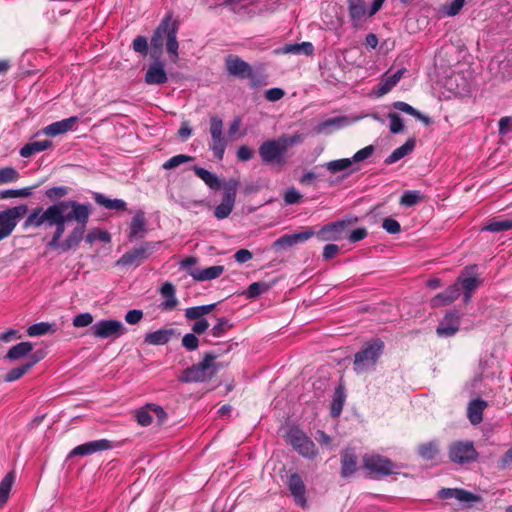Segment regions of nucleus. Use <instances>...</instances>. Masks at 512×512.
I'll return each mask as SVG.
<instances>
[{
    "mask_svg": "<svg viewBox=\"0 0 512 512\" xmlns=\"http://www.w3.org/2000/svg\"><path fill=\"white\" fill-rule=\"evenodd\" d=\"M91 214V204L74 200L60 201L47 208L32 210L23 223V228L55 226V231L47 246L67 252L76 249L83 240Z\"/></svg>",
    "mask_w": 512,
    "mask_h": 512,
    "instance_id": "1",
    "label": "nucleus"
},
{
    "mask_svg": "<svg viewBox=\"0 0 512 512\" xmlns=\"http://www.w3.org/2000/svg\"><path fill=\"white\" fill-rule=\"evenodd\" d=\"M177 25L170 17L164 18L159 26L155 29L151 37L152 49L160 54L166 42V50L175 62L178 58L179 44L177 41Z\"/></svg>",
    "mask_w": 512,
    "mask_h": 512,
    "instance_id": "2",
    "label": "nucleus"
},
{
    "mask_svg": "<svg viewBox=\"0 0 512 512\" xmlns=\"http://www.w3.org/2000/svg\"><path fill=\"white\" fill-rule=\"evenodd\" d=\"M384 343L380 339H375L366 343L361 350L354 356L353 369L357 374L372 371L382 355Z\"/></svg>",
    "mask_w": 512,
    "mask_h": 512,
    "instance_id": "3",
    "label": "nucleus"
},
{
    "mask_svg": "<svg viewBox=\"0 0 512 512\" xmlns=\"http://www.w3.org/2000/svg\"><path fill=\"white\" fill-rule=\"evenodd\" d=\"M215 356L206 354L201 362L185 369L179 377L183 383L204 382L216 374Z\"/></svg>",
    "mask_w": 512,
    "mask_h": 512,
    "instance_id": "4",
    "label": "nucleus"
},
{
    "mask_svg": "<svg viewBox=\"0 0 512 512\" xmlns=\"http://www.w3.org/2000/svg\"><path fill=\"white\" fill-rule=\"evenodd\" d=\"M258 153L262 162L266 165H283L286 163L287 150L279 137L264 141L259 146Z\"/></svg>",
    "mask_w": 512,
    "mask_h": 512,
    "instance_id": "5",
    "label": "nucleus"
},
{
    "mask_svg": "<svg viewBox=\"0 0 512 512\" xmlns=\"http://www.w3.org/2000/svg\"><path fill=\"white\" fill-rule=\"evenodd\" d=\"M363 464L370 473L382 477L399 474L400 469L403 468L402 464H396L389 458L377 454L366 455L363 458Z\"/></svg>",
    "mask_w": 512,
    "mask_h": 512,
    "instance_id": "6",
    "label": "nucleus"
},
{
    "mask_svg": "<svg viewBox=\"0 0 512 512\" xmlns=\"http://www.w3.org/2000/svg\"><path fill=\"white\" fill-rule=\"evenodd\" d=\"M448 457L454 464L465 465L474 462L478 457V452L472 441L459 440L449 445Z\"/></svg>",
    "mask_w": 512,
    "mask_h": 512,
    "instance_id": "7",
    "label": "nucleus"
},
{
    "mask_svg": "<svg viewBox=\"0 0 512 512\" xmlns=\"http://www.w3.org/2000/svg\"><path fill=\"white\" fill-rule=\"evenodd\" d=\"M209 132L211 135L209 149L218 161H222L228 145V139L223 134V120L220 117H210Z\"/></svg>",
    "mask_w": 512,
    "mask_h": 512,
    "instance_id": "8",
    "label": "nucleus"
},
{
    "mask_svg": "<svg viewBox=\"0 0 512 512\" xmlns=\"http://www.w3.org/2000/svg\"><path fill=\"white\" fill-rule=\"evenodd\" d=\"M287 440L305 458L313 459L318 454L315 443L298 427L289 429Z\"/></svg>",
    "mask_w": 512,
    "mask_h": 512,
    "instance_id": "9",
    "label": "nucleus"
},
{
    "mask_svg": "<svg viewBox=\"0 0 512 512\" xmlns=\"http://www.w3.org/2000/svg\"><path fill=\"white\" fill-rule=\"evenodd\" d=\"M28 207L25 204L7 208L0 212V241L9 237L19 220L27 213Z\"/></svg>",
    "mask_w": 512,
    "mask_h": 512,
    "instance_id": "10",
    "label": "nucleus"
},
{
    "mask_svg": "<svg viewBox=\"0 0 512 512\" xmlns=\"http://www.w3.org/2000/svg\"><path fill=\"white\" fill-rule=\"evenodd\" d=\"M225 67L229 75L239 79H250L252 86H257L259 81L256 74L249 63L241 59L239 56L229 54L225 58Z\"/></svg>",
    "mask_w": 512,
    "mask_h": 512,
    "instance_id": "11",
    "label": "nucleus"
},
{
    "mask_svg": "<svg viewBox=\"0 0 512 512\" xmlns=\"http://www.w3.org/2000/svg\"><path fill=\"white\" fill-rule=\"evenodd\" d=\"M238 186L239 182L235 179H230L224 183L222 202L214 209V216L217 219H225L231 214L235 205Z\"/></svg>",
    "mask_w": 512,
    "mask_h": 512,
    "instance_id": "12",
    "label": "nucleus"
},
{
    "mask_svg": "<svg viewBox=\"0 0 512 512\" xmlns=\"http://www.w3.org/2000/svg\"><path fill=\"white\" fill-rule=\"evenodd\" d=\"M91 331L92 335L98 339H116L125 333L126 328L119 320L103 319L94 323L91 327Z\"/></svg>",
    "mask_w": 512,
    "mask_h": 512,
    "instance_id": "13",
    "label": "nucleus"
},
{
    "mask_svg": "<svg viewBox=\"0 0 512 512\" xmlns=\"http://www.w3.org/2000/svg\"><path fill=\"white\" fill-rule=\"evenodd\" d=\"M159 244L160 242H144L140 246L125 252L116 262V265H139L154 252V250Z\"/></svg>",
    "mask_w": 512,
    "mask_h": 512,
    "instance_id": "14",
    "label": "nucleus"
},
{
    "mask_svg": "<svg viewBox=\"0 0 512 512\" xmlns=\"http://www.w3.org/2000/svg\"><path fill=\"white\" fill-rule=\"evenodd\" d=\"M112 448V442L107 439L89 441L73 448L68 454V458H73L75 456H88L96 452L105 451Z\"/></svg>",
    "mask_w": 512,
    "mask_h": 512,
    "instance_id": "15",
    "label": "nucleus"
},
{
    "mask_svg": "<svg viewBox=\"0 0 512 512\" xmlns=\"http://www.w3.org/2000/svg\"><path fill=\"white\" fill-rule=\"evenodd\" d=\"M147 233V219L143 210H136L128 228L129 241L143 238Z\"/></svg>",
    "mask_w": 512,
    "mask_h": 512,
    "instance_id": "16",
    "label": "nucleus"
},
{
    "mask_svg": "<svg viewBox=\"0 0 512 512\" xmlns=\"http://www.w3.org/2000/svg\"><path fill=\"white\" fill-rule=\"evenodd\" d=\"M153 414L157 417L158 422L162 423L166 419V412L161 406L155 404H147L139 409L136 418L141 426H149L153 422Z\"/></svg>",
    "mask_w": 512,
    "mask_h": 512,
    "instance_id": "17",
    "label": "nucleus"
},
{
    "mask_svg": "<svg viewBox=\"0 0 512 512\" xmlns=\"http://www.w3.org/2000/svg\"><path fill=\"white\" fill-rule=\"evenodd\" d=\"M460 326V314L457 311H450L446 313L443 320L439 323L436 333L439 337L454 336Z\"/></svg>",
    "mask_w": 512,
    "mask_h": 512,
    "instance_id": "18",
    "label": "nucleus"
},
{
    "mask_svg": "<svg viewBox=\"0 0 512 512\" xmlns=\"http://www.w3.org/2000/svg\"><path fill=\"white\" fill-rule=\"evenodd\" d=\"M287 485L289 491L298 506L306 507V486L301 476L297 473H293L288 477Z\"/></svg>",
    "mask_w": 512,
    "mask_h": 512,
    "instance_id": "19",
    "label": "nucleus"
},
{
    "mask_svg": "<svg viewBox=\"0 0 512 512\" xmlns=\"http://www.w3.org/2000/svg\"><path fill=\"white\" fill-rule=\"evenodd\" d=\"M346 222L343 220L336 221L324 225L319 231H315V235L320 241L339 240L340 233L344 229Z\"/></svg>",
    "mask_w": 512,
    "mask_h": 512,
    "instance_id": "20",
    "label": "nucleus"
},
{
    "mask_svg": "<svg viewBox=\"0 0 512 512\" xmlns=\"http://www.w3.org/2000/svg\"><path fill=\"white\" fill-rule=\"evenodd\" d=\"M77 116H72L54 123L43 128L42 132L47 136H58L68 131L73 130L74 125L78 122Z\"/></svg>",
    "mask_w": 512,
    "mask_h": 512,
    "instance_id": "21",
    "label": "nucleus"
},
{
    "mask_svg": "<svg viewBox=\"0 0 512 512\" xmlns=\"http://www.w3.org/2000/svg\"><path fill=\"white\" fill-rule=\"evenodd\" d=\"M168 80L164 64L162 62L152 63L145 74V82L149 85H160Z\"/></svg>",
    "mask_w": 512,
    "mask_h": 512,
    "instance_id": "22",
    "label": "nucleus"
},
{
    "mask_svg": "<svg viewBox=\"0 0 512 512\" xmlns=\"http://www.w3.org/2000/svg\"><path fill=\"white\" fill-rule=\"evenodd\" d=\"M224 272V266L215 265L207 268H192L189 274L197 281H207L218 278Z\"/></svg>",
    "mask_w": 512,
    "mask_h": 512,
    "instance_id": "23",
    "label": "nucleus"
},
{
    "mask_svg": "<svg viewBox=\"0 0 512 512\" xmlns=\"http://www.w3.org/2000/svg\"><path fill=\"white\" fill-rule=\"evenodd\" d=\"M460 296L459 284H453L449 286L444 292L437 294L431 299V305L433 307H439L442 305H448L456 300Z\"/></svg>",
    "mask_w": 512,
    "mask_h": 512,
    "instance_id": "24",
    "label": "nucleus"
},
{
    "mask_svg": "<svg viewBox=\"0 0 512 512\" xmlns=\"http://www.w3.org/2000/svg\"><path fill=\"white\" fill-rule=\"evenodd\" d=\"M93 199L99 206L108 210H114L116 212H124L127 210V203L123 199H111L98 192L93 194Z\"/></svg>",
    "mask_w": 512,
    "mask_h": 512,
    "instance_id": "25",
    "label": "nucleus"
},
{
    "mask_svg": "<svg viewBox=\"0 0 512 512\" xmlns=\"http://www.w3.org/2000/svg\"><path fill=\"white\" fill-rule=\"evenodd\" d=\"M357 468V456L353 449H345L341 454V476L348 478Z\"/></svg>",
    "mask_w": 512,
    "mask_h": 512,
    "instance_id": "26",
    "label": "nucleus"
},
{
    "mask_svg": "<svg viewBox=\"0 0 512 512\" xmlns=\"http://www.w3.org/2000/svg\"><path fill=\"white\" fill-rule=\"evenodd\" d=\"M161 295L165 298V300L160 304V308L164 311H172L178 305V300L175 297V287L170 282H165L161 289Z\"/></svg>",
    "mask_w": 512,
    "mask_h": 512,
    "instance_id": "27",
    "label": "nucleus"
},
{
    "mask_svg": "<svg viewBox=\"0 0 512 512\" xmlns=\"http://www.w3.org/2000/svg\"><path fill=\"white\" fill-rule=\"evenodd\" d=\"M486 407L487 402L482 399H474L469 403L467 415L472 424L477 425L483 420V411Z\"/></svg>",
    "mask_w": 512,
    "mask_h": 512,
    "instance_id": "28",
    "label": "nucleus"
},
{
    "mask_svg": "<svg viewBox=\"0 0 512 512\" xmlns=\"http://www.w3.org/2000/svg\"><path fill=\"white\" fill-rule=\"evenodd\" d=\"M278 53L295 54L310 56L314 53V46L311 42H302L296 44H286L281 49L277 50Z\"/></svg>",
    "mask_w": 512,
    "mask_h": 512,
    "instance_id": "29",
    "label": "nucleus"
},
{
    "mask_svg": "<svg viewBox=\"0 0 512 512\" xmlns=\"http://www.w3.org/2000/svg\"><path fill=\"white\" fill-rule=\"evenodd\" d=\"M194 173L204 181V183L212 190H219L221 188V181L219 177L212 172L200 166H193Z\"/></svg>",
    "mask_w": 512,
    "mask_h": 512,
    "instance_id": "30",
    "label": "nucleus"
},
{
    "mask_svg": "<svg viewBox=\"0 0 512 512\" xmlns=\"http://www.w3.org/2000/svg\"><path fill=\"white\" fill-rule=\"evenodd\" d=\"M346 401V391L345 387L342 384H339L333 393L332 403H331V416L338 417L344 407Z\"/></svg>",
    "mask_w": 512,
    "mask_h": 512,
    "instance_id": "31",
    "label": "nucleus"
},
{
    "mask_svg": "<svg viewBox=\"0 0 512 512\" xmlns=\"http://www.w3.org/2000/svg\"><path fill=\"white\" fill-rule=\"evenodd\" d=\"M50 147H52V142L50 140L29 142L20 149V155L24 158H29L36 153L49 149Z\"/></svg>",
    "mask_w": 512,
    "mask_h": 512,
    "instance_id": "32",
    "label": "nucleus"
},
{
    "mask_svg": "<svg viewBox=\"0 0 512 512\" xmlns=\"http://www.w3.org/2000/svg\"><path fill=\"white\" fill-rule=\"evenodd\" d=\"M173 335L172 329H159L145 335V342L150 345H165Z\"/></svg>",
    "mask_w": 512,
    "mask_h": 512,
    "instance_id": "33",
    "label": "nucleus"
},
{
    "mask_svg": "<svg viewBox=\"0 0 512 512\" xmlns=\"http://www.w3.org/2000/svg\"><path fill=\"white\" fill-rule=\"evenodd\" d=\"M415 147V140L413 138L408 139L403 145L396 148L386 159V164H393L406 155H408Z\"/></svg>",
    "mask_w": 512,
    "mask_h": 512,
    "instance_id": "34",
    "label": "nucleus"
},
{
    "mask_svg": "<svg viewBox=\"0 0 512 512\" xmlns=\"http://www.w3.org/2000/svg\"><path fill=\"white\" fill-rule=\"evenodd\" d=\"M39 361V358L32 356L31 360L27 363L22 364L19 367L11 369L6 375H5V381L7 382H13L18 379H20L23 375H25L37 362Z\"/></svg>",
    "mask_w": 512,
    "mask_h": 512,
    "instance_id": "35",
    "label": "nucleus"
},
{
    "mask_svg": "<svg viewBox=\"0 0 512 512\" xmlns=\"http://www.w3.org/2000/svg\"><path fill=\"white\" fill-rule=\"evenodd\" d=\"M32 350L33 345L31 342H21L9 349L5 356V359L12 361L19 360L27 356Z\"/></svg>",
    "mask_w": 512,
    "mask_h": 512,
    "instance_id": "36",
    "label": "nucleus"
},
{
    "mask_svg": "<svg viewBox=\"0 0 512 512\" xmlns=\"http://www.w3.org/2000/svg\"><path fill=\"white\" fill-rule=\"evenodd\" d=\"M15 481V473L13 471L7 473L0 482V507L8 501L13 483Z\"/></svg>",
    "mask_w": 512,
    "mask_h": 512,
    "instance_id": "37",
    "label": "nucleus"
},
{
    "mask_svg": "<svg viewBox=\"0 0 512 512\" xmlns=\"http://www.w3.org/2000/svg\"><path fill=\"white\" fill-rule=\"evenodd\" d=\"M216 306H217V303L189 307V308H187L185 310V317L188 320H199V319H202V317L204 315H207L210 312H212L216 308Z\"/></svg>",
    "mask_w": 512,
    "mask_h": 512,
    "instance_id": "38",
    "label": "nucleus"
},
{
    "mask_svg": "<svg viewBox=\"0 0 512 512\" xmlns=\"http://www.w3.org/2000/svg\"><path fill=\"white\" fill-rule=\"evenodd\" d=\"M393 107L401 112H404L406 114H409V115L417 118L418 120L423 122L425 125H429L431 122L430 118L428 116L422 114L421 112H419L418 110H416L414 107H412L411 105H409L406 102H403V101L394 102Z\"/></svg>",
    "mask_w": 512,
    "mask_h": 512,
    "instance_id": "39",
    "label": "nucleus"
},
{
    "mask_svg": "<svg viewBox=\"0 0 512 512\" xmlns=\"http://www.w3.org/2000/svg\"><path fill=\"white\" fill-rule=\"evenodd\" d=\"M406 69L402 68L397 70L392 75L385 78V80L380 84L378 89L379 95L387 94L396 84L400 81Z\"/></svg>",
    "mask_w": 512,
    "mask_h": 512,
    "instance_id": "40",
    "label": "nucleus"
},
{
    "mask_svg": "<svg viewBox=\"0 0 512 512\" xmlns=\"http://www.w3.org/2000/svg\"><path fill=\"white\" fill-rule=\"evenodd\" d=\"M272 285L273 284L267 283L264 281L253 282L252 284H250L248 286V288L244 292V295L248 299H255L258 296H260V295L266 293L268 290H270Z\"/></svg>",
    "mask_w": 512,
    "mask_h": 512,
    "instance_id": "41",
    "label": "nucleus"
},
{
    "mask_svg": "<svg viewBox=\"0 0 512 512\" xmlns=\"http://www.w3.org/2000/svg\"><path fill=\"white\" fill-rule=\"evenodd\" d=\"M347 124V118L344 116L329 118L320 122L316 127L317 133L328 132L330 128L338 129Z\"/></svg>",
    "mask_w": 512,
    "mask_h": 512,
    "instance_id": "42",
    "label": "nucleus"
},
{
    "mask_svg": "<svg viewBox=\"0 0 512 512\" xmlns=\"http://www.w3.org/2000/svg\"><path fill=\"white\" fill-rule=\"evenodd\" d=\"M512 228V220L509 219H492L482 230L492 233L507 231Z\"/></svg>",
    "mask_w": 512,
    "mask_h": 512,
    "instance_id": "43",
    "label": "nucleus"
},
{
    "mask_svg": "<svg viewBox=\"0 0 512 512\" xmlns=\"http://www.w3.org/2000/svg\"><path fill=\"white\" fill-rule=\"evenodd\" d=\"M439 453L438 444L434 441L423 443L418 447V454L424 460H433Z\"/></svg>",
    "mask_w": 512,
    "mask_h": 512,
    "instance_id": "44",
    "label": "nucleus"
},
{
    "mask_svg": "<svg viewBox=\"0 0 512 512\" xmlns=\"http://www.w3.org/2000/svg\"><path fill=\"white\" fill-rule=\"evenodd\" d=\"M348 8L353 20H360L365 16L366 6L364 0H348Z\"/></svg>",
    "mask_w": 512,
    "mask_h": 512,
    "instance_id": "45",
    "label": "nucleus"
},
{
    "mask_svg": "<svg viewBox=\"0 0 512 512\" xmlns=\"http://www.w3.org/2000/svg\"><path fill=\"white\" fill-rule=\"evenodd\" d=\"M194 159L195 158L193 156L178 154L165 161L162 165V168L165 170L175 169L182 164L194 161Z\"/></svg>",
    "mask_w": 512,
    "mask_h": 512,
    "instance_id": "46",
    "label": "nucleus"
},
{
    "mask_svg": "<svg viewBox=\"0 0 512 512\" xmlns=\"http://www.w3.org/2000/svg\"><path fill=\"white\" fill-rule=\"evenodd\" d=\"M353 164L351 158H343L330 161L326 164L327 170L333 174L350 168Z\"/></svg>",
    "mask_w": 512,
    "mask_h": 512,
    "instance_id": "47",
    "label": "nucleus"
},
{
    "mask_svg": "<svg viewBox=\"0 0 512 512\" xmlns=\"http://www.w3.org/2000/svg\"><path fill=\"white\" fill-rule=\"evenodd\" d=\"M32 194L31 187H24L21 189H7L0 191V198H17V197H28Z\"/></svg>",
    "mask_w": 512,
    "mask_h": 512,
    "instance_id": "48",
    "label": "nucleus"
},
{
    "mask_svg": "<svg viewBox=\"0 0 512 512\" xmlns=\"http://www.w3.org/2000/svg\"><path fill=\"white\" fill-rule=\"evenodd\" d=\"M18 171L13 167H5L0 169V184L15 182L19 179Z\"/></svg>",
    "mask_w": 512,
    "mask_h": 512,
    "instance_id": "49",
    "label": "nucleus"
},
{
    "mask_svg": "<svg viewBox=\"0 0 512 512\" xmlns=\"http://www.w3.org/2000/svg\"><path fill=\"white\" fill-rule=\"evenodd\" d=\"M52 330V325L47 322L35 323L27 329V333L31 337L44 335Z\"/></svg>",
    "mask_w": 512,
    "mask_h": 512,
    "instance_id": "50",
    "label": "nucleus"
},
{
    "mask_svg": "<svg viewBox=\"0 0 512 512\" xmlns=\"http://www.w3.org/2000/svg\"><path fill=\"white\" fill-rule=\"evenodd\" d=\"M69 193V188L66 186H55L46 190L45 195L48 199L55 202Z\"/></svg>",
    "mask_w": 512,
    "mask_h": 512,
    "instance_id": "51",
    "label": "nucleus"
},
{
    "mask_svg": "<svg viewBox=\"0 0 512 512\" xmlns=\"http://www.w3.org/2000/svg\"><path fill=\"white\" fill-rule=\"evenodd\" d=\"M388 119L390 121L389 129L392 134H398L403 131V120L397 113H389Z\"/></svg>",
    "mask_w": 512,
    "mask_h": 512,
    "instance_id": "52",
    "label": "nucleus"
},
{
    "mask_svg": "<svg viewBox=\"0 0 512 512\" xmlns=\"http://www.w3.org/2000/svg\"><path fill=\"white\" fill-rule=\"evenodd\" d=\"M231 328V324L229 320L222 317L218 319L216 325L211 329V333L214 337H222L229 329Z\"/></svg>",
    "mask_w": 512,
    "mask_h": 512,
    "instance_id": "53",
    "label": "nucleus"
},
{
    "mask_svg": "<svg viewBox=\"0 0 512 512\" xmlns=\"http://www.w3.org/2000/svg\"><path fill=\"white\" fill-rule=\"evenodd\" d=\"M279 138L281 139L286 150H288L290 147H292L296 144L303 142V140H304V136L300 132H295L293 135L284 134V135H281Z\"/></svg>",
    "mask_w": 512,
    "mask_h": 512,
    "instance_id": "54",
    "label": "nucleus"
},
{
    "mask_svg": "<svg viewBox=\"0 0 512 512\" xmlns=\"http://www.w3.org/2000/svg\"><path fill=\"white\" fill-rule=\"evenodd\" d=\"M461 286L464 291L474 292L477 287L481 284V280L477 276L472 277H461L459 278Z\"/></svg>",
    "mask_w": 512,
    "mask_h": 512,
    "instance_id": "55",
    "label": "nucleus"
},
{
    "mask_svg": "<svg viewBox=\"0 0 512 512\" xmlns=\"http://www.w3.org/2000/svg\"><path fill=\"white\" fill-rule=\"evenodd\" d=\"M420 199V193L418 191H405L401 196L400 203L404 206L410 207L418 203Z\"/></svg>",
    "mask_w": 512,
    "mask_h": 512,
    "instance_id": "56",
    "label": "nucleus"
},
{
    "mask_svg": "<svg viewBox=\"0 0 512 512\" xmlns=\"http://www.w3.org/2000/svg\"><path fill=\"white\" fill-rule=\"evenodd\" d=\"M93 323L92 314L86 312L76 315L73 318V326L77 328L87 327Z\"/></svg>",
    "mask_w": 512,
    "mask_h": 512,
    "instance_id": "57",
    "label": "nucleus"
},
{
    "mask_svg": "<svg viewBox=\"0 0 512 512\" xmlns=\"http://www.w3.org/2000/svg\"><path fill=\"white\" fill-rule=\"evenodd\" d=\"M182 346L188 351H194L199 346V340L194 333H187L182 338Z\"/></svg>",
    "mask_w": 512,
    "mask_h": 512,
    "instance_id": "58",
    "label": "nucleus"
},
{
    "mask_svg": "<svg viewBox=\"0 0 512 512\" xmlns=\"http://www.w3.org/2000/svg\"><path fill=\"white\" fill-rule=\"evenodd\" d=\"M133 49L135 52L146 56L148 53V41L147 38L144 36H137L133 40Z\"/></svg>",
    "mask_w": 512,
    "mask_h": 512,
    "instance_id": "59",
    "label": "nucleus"
},
{
    "mask_svg": "<svg viewBox=\"0 0 512 512\" xmlns=\"http://www.w3.org/2000/svg\"><path fill=\"white\" fill-rule=\"evenodd\" d=\"M293 245H296L294 242L293 234L282 235L273 244V246L277 249H288Z\"/></svg>",
    "mask_w": 512,
    "mask_h": 512,
    "instance_id": "60",
    "label": "nucleus"
},
{
    "mask_svg": "<svg viewBox=\"0 0 512 512\" xmlns=\"http://www.w3.org/2000/svg\"><path fill=\"white\" fill-rule=\"evenodd\" d=\"M301 198V193L293 187L289 188L284 194V201L287 205L297 204Z\"/></svg>",
    "mask_w": 512,
    "mask_h": 512,
    "instance_id": "61",
    "label": "nucleus"
},
{
    "mask_svg": "<svg viewBox=\"0 0 512 512\" xmlns=\"http://www.w3.org/2000/svg\"><path fill=\"white\" fill-rule=\"evenodd\" d=\"M382 227L389 234H398L401 231L400 223L393 218H385Z\"/></svg>",
    "mask_w": 512,
    "mask_h": 512,
    "instance_id": "62",
    "label": "nucleus"
},
{
    "mask_svg": "<svg viewBox=\"0 0 512 512\" xmlns=\"http://www.w3.org/2000/svg\"><path fill=\"white\" fill-rule=\"evenodd\" d=\"M315 235V230L312 227L306 228L302 232L293 233L295 244L303 243L312 238Z\"/></svg>",
    "mask_w": 512,
    "mask_h": 512,
    "instance_id": "63",
    "label": "nucleus"
},
{
    "mask_svg": "<svg viewBox=\"0 0 512 512\" xmlns=\"http://www.w3.org/2000/svg\"><path fill=\"white\" fill-rule=\"evenodd\" d=\"M374 152V147L372 145H368L359 151H357L354 156L351 158L354 162H360L367 158H369Z\"/></svg>",
    "mask_w": 512,
    "mask_h": 512,
    "instance_id": "64",
    "label": "nucleus"
}]
</instances>
